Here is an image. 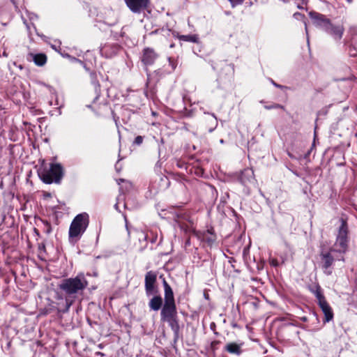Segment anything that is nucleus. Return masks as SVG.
Listing matches in <instances>:
<instances>
[{
  "instance_id": "37",
  "label": "nucleus",
  "mask_w": 357,
  "mask_h": 357,
  "mask_svg": "<svg viewBox=\"0 0 357 357\" xmlns=\"http://www.w3.org/2000/svg\"><path fill=\"white\" fill-rule=\"evenodd\" d=\"M123 179L120 178V179L118 181V183H119V184H120V182H123Z\"/></svg>"
},
{
  "instance_id": "10",
  "label": "nucleus",
  "mask_w": 357,
  "mask_h": 357,
  "mask_svg": "<svg viewBox=\"0 0 357 357\" xmlns=\"http://www.w3.org/2000/svg\"><path fill=\"white\" fill-rule=\"evenodd\" d=\"M158 57V54L155 52L154 50L150 47L144 48L143 50V55L142 61L144 65H152Z\"/></svg>"
},
{
  "instance_id": "24",
  "label": "nucleus",
  "mask_w": 357,
  "mask_h": 357,
  "mask_svg": "<svg viewBox=\"0 0 357 357\" xmlns=\"http://www.w3.org/2000/svg\"><path fill=\"white\" fill-rule=\"evenodd\" d=\"M264 108L266 109H284V106L278 104V103H273L270 105H265Z\"/></svg>"
},
{
  "instance_id": "35",
  "label": "nucleus",
  "mask_w": 357,
  "mask_h": 357,
  "mask_svg": "<svg viewBox=\"0 0 357 357\" xmlns=\"http://www.w3.org/2000/svg\"><path fill=\"white\" fill-rule=\"evenodd\" d=\"M96 354L97 355H100L101 356H104V354L102 353H101V352H97Z\"/></svg>"
},
{
  "instance_id": "40",
  "label": "nucleus",
  "mask_w": 357,
  "mask_h": 357,
  "mask_svg": "<svg viewBox=\"0 0 357 357\" xmlns=\"http://www.w3.org/2000/svg\"><path fill=\"white\" fill-rule=\"evenodd\" d=\"M115 208L118 210V204H116L115 206H114Z\"/></svg>"
},
{
  "instance_id": "42",
  "label": "nucleus",
  "mask_w": 357,
  "mask_h": 357,
  "mask_svg": "<svg viewBox=\"0 0 357 357\" xmlns=\"http://www.w3.org/2000/svg\"><path fill=\"white\" fill-rule=\"evenodd\" d=\"M50 230H51V229H50V228L47 229V233H50Z\"/></svg>"
},
{
  "instance_id": "5",
  "label": "nucleus",
  "mask_w": 357,
  "mask_h": 357,
  "mask_svg": "<svg viewBox=\"0 0 357 357\" xmlns=\"http://www.w3.org/2000/svg\"><path fill=\"white\" fill-rule=\"evenodd\" d=\"M337 252V249L331 248L328 251L321 250L319 254L321 268L324 270V273L327 275L332 274L331 268L335 261L332 252Z\"/></svg>"
},
{
  "instance_id": "34",
  "label": "nucleus",
  "mask_w": 357,
  "mask_h": 357,
  "mask_svg": "<svg viewBox=\"0 0 357 357\" xmlns=\"http://www.w3.org/2000/svg\"><path fill=\"white\" fill-rule=\"evenodd\" d=\"M301 320L303 321H306L307 320V317H303L301 318Z\"/></svg>"
},
{
  "instance_id": "2",
  "label": "nucleus",
  "mask_w": 357,
  "mask_h": 357,
  "mask_svg": "<svg viewBox=\"0 0 357 357\" xmlns=\"http://www.w3.org/2000/svg\"><path fill=\"white\" fill-rule=\"evenodd\" d=\"M89 223V216L86 213L77 215L69 228V239L71 242L77 241L85 232Z\"/></svg>"
},
{
  "instance_id": "4",
  "label": "nucleus",
  "mask_w": 357,
  "mask_h": 357,
  "mask_svg": "<svg viewBox=\"0 0 357 357\" xmlns=\"http://www.w3.org/2000/svg\"><path fill=\"white\" fill-rule=\"evenodd\" d=\"M340 221L341 224L338 228L335 246L337 248V252L345 253L348 248V225L345 219L342 218Z\"/></svg>"
},
{
  "instance_id": "7",
  "label": "nucleus",
  "mask_w": 357,
  "mask_h": 357,
  "mask_svg": "<svg viewBox=\"0 0 357 357\" xmlns=\"http://www.w3.org/2000/svg\"><path fill=\"white\" fill-rule=\"evenodd\" d=\"M310 18L313 20V24L318 28L322 29L324 31H326L331 20L327 18L325 15L317 13L310 12L309 13Z\"/></svg>"
},
{
  "instance_id": "26",
  "label": "nucleus",
  "mask_w": 357,
  "mask_h": 357,
  "mask_svg": "<svg viewBox=\"0 0 357 357\" xmlns=\"http://www.w3.org/2000/svg\"><path fill=\"white\" fill-rule=\"evenodd\" d=\"M228 1L230 2V3L233 8H234L237 5L242 4L244 1V0H228Z\"/></svg>"
},
{
  "instance_id": "11",
  "label": "nucleus",
  "mask_w": 357,
  "mask_h": 357,
  "mask_svg": "<svg viewBox=\"0 0 357 357\" xmlns=\"http://www.w3.org/2000/svg\"><path fill=\"white\" fill-rule=\"evenodd\" d=\"M27 59L31 60L34 62V63L38 66H43L47 62V56L43 53H29L28 54Z\"/></svg>"
},
{
  "instance_id": "30",
  "label": "nucleus",
  "mask_w": 357,
  "mask_h": 357,
  "mask_svg": "<svg viewBox=\"0 0 357 357\" xmlns=\"http://www.w3.org/2000/svg\"><path fill=\"white\" fill-rule=\"evenodd\" d=\"M271 264L273 266H277L278 265V262L276 259H273L271 262Z\"/></svg>"
},
{
  "instance_id": "28",
  "label": "nucleus",
  "mask_w": 357,
  "mask_h": 357,
  "mask_svg": "<svg viewBox=\"0 0 357 357\" xmlns=\"http://www.w3.org/2000/svg\"><path fill=\"white\" fill-rule=\"evenodd\" d=\"M168 60H169V65L172 66V69L174 70L176 68V63H175L174 59H172L170 57L168 59Z\"/></svg>"
},
{
  "instance_id": "44",
  "label": "nucleus",
  "mask_w": 357,
  "mask_h": 357,
  "mask_svg": "<svg viewBox=\"0 0 357 357\" xmlns=\"http://www.w3.org/2000/svg\"><path fill=\"white\" fill-rule=\"evenodd\" d=\"M289 156L292 157L291 154L290 153H288Z\"/></svg>"
},
{
  "instance_id": "18",
  "label": "nucleus",
  "mask_w": 357,
  "mask_h": 357,
  "mask_svg": "<svg viewBox=\"0 0 357 357\" xmlns=\"http://www.w3.org/2000/svg\"><path fill=\"white\" fill-rule=\"evenodd\" d=\"M310 291L314 294L316 298L318 301L319 305L327 302L324 294H322L321 288L319 284L315 286V289H311Z\"/></svg>"
},
{
  "instance_id": "32",
  "label": "nucleus",
  "mask_w": 357,
  "mask_h": 357,
  "mask_svg": "<svg viewBox=\"0 0 357 357\" xmlns=\"http://www.w3.org/2000/svg\"><path fill=\"white\" fill-rule=\"evenodd\" d=\"M219 343V341H213L211 342V347L213 349L215 348V346H216V344H218Z\"/></svg>"
},
{
  "instance_id": "43",
  "label": "nucleus",
  "mask_w": 357,
  "mask_h": 357,
  "mask_svg": "<svg viewBox=\"0 0 357 357\" xmlns=\"http://www.w3.org/2000/svg\"><path fill=\"white\" fill-rule=\"evenodd\" d=\"M114 48L116 50H117L119 47H118V46H115Z\"/></svg>"
},
{
  "instance_id": "3",
  "label": "nucleus",
  "mask_w": 357,
  "mask_h": 357,
  "mask_svg": "<svg viewBox=\"0 0 357 357\" xmlns=\"http://www.w3.org/2000/svg\"><path fill=\"white\" fill-rule=\"evenodd\" d=\"M39 178L47 184L60 183L63 177V168L60 164H50V167H43L38 171Z\"/></svg>"
},
{
  "instance_id": "39",
  "label": "nucleus",
  "mask_w": 357,
  "mask_h": 357,
  "mask_svg": "<svg viewBox=\"0 0 357 357\" xmlns=\"http://www.w3.org/2000/svg\"><path fill=\"white\" fill-rule=\"evenodd\" d=\"M297 7H298V8H299V9H302V8H303V7H302L301 6H300V5H298V6H297Z\"/></svg>"
},
{
  "instance_id": "36",
  "label": "nucleus",
  "mask_w": 357,
  "mask_h": 357,
  "mask_svg": "<svg viewBox=\"0 0 357 357\" xmlns=\"http://www.w3.org/2000/svg\"><path fill=\"white\" fill-rule=\"evenodd\" d=\"M305 31H306V33L307 34V24L305 22Z\"/></svg>"
},
{
  "instance_id": "23",
  "label": "nucleus",
  "mask_w": 357,
  "mask_h": 357,
  "mask_svg": "<svg viewBox=\"0 0 357 357\" xmlns=\"http://www.w3.org/2000/svg\"><path fill=\"white\" fill-rule=\"evenodd\" d=\"M184 40L197 43V37L195 35H188V36H182L181 37Z\"/></svg>"
},
{
  "instance_id": "27",
  "label": "nucleus",
  "mask_w": 357,
  "mask_h": 357,
  "mask_svg": "<svg viewBox=\"0 0 357 357\" xmlns=\"http://www.w3.org/2000/svg\"><path fill=\"white\" fill-rule=\"evenodd\" d=\"M143 140H144V138L142 136H137L135 138V140H134V144H136V145H141L143 142Z\"/></svg>"
},
{
  "instance_id": "38",
  "label": "nucleus",
  "mask_w": 357,
  "mask_h": 357,
  "mask_svg": "<svg viewBox=\"0 0 357 357\" xmlns=\"http://www.w3.org/2000/svg\"><path fill=\"white\" fill-rule=\"evenodd\" d=\"M349 3H351L353 0H346Z\"/></svg>"
},
{
  "instance_id": "17",
  "label": "nucleus",
  "mask_w": 357,
  "mask_h": 357,
  "mask_svg": "<svg viewBox=\"0 0 357 357\" xmlns=\"http://www.w3.org/2000/svg\"><path fill=\"white\" fill-rule=\"evenodd\" d=\"M153 296V298L149 302V307L153 311H158L162 305V298L158 294Z\"/></svg>"
},
{
  "instance_id": "25",
  "label": "nucleus",
  "mask_w": 357,
  "mask_h": 357,
  "mask_svg": "<svg viewBox=\"0 0 357 357\" xmlns=\"http://www.w3.org/2000/svg\"><path fill=\"white\" fill-rule=\"evenodd\" d=\"M177 315H160L161 321L163 322H169L171 320L176 317Z\"/></svg>"
},
{
  "instance_id": "1",
  "label": "nucleus",
  "mask_w": 357,
  "mask_h": 357,
  "mask_svg": "<svg viewBox=\"0 0 357 357\" xmlns=\"http://www.w3.org/2000/svg\"><path fill=\"white\" fill-rule=\"evenodd\" d=\"M87 286L88 282L83 273H79L75 278L62 280L58 287L65 296V299L61 298V302L58 303L59 311L63 313L67 312Z\"/></svg>"
},
{
  "instance_id": "15",
  "label": "nucleus",
  "mask_w": 357,
  "mask_h": 357,
  "mask_svg": "<svg viewBox=\"0 0 357 357\" xmlns=\"http://www.w3.org/2000/svg\"><path fill=\"white\" fill-rule=\"evenodd\" d=\"M242 345L236 342H229L225 345V350L231 354L239 356L242 353Z\"/></svg>"
},
{
  "instance_id": "12",
  "label": "nucleus",
  "mask_w": 357,
  "mask_h": 357,
  "mask_svg": "<svg viewBox=\"0 0 357 357\" xmlns=\"http://www.w3.org/2000/svg\"><path fill=\"white\" fill-rule=\"evenodd\" d=\"M253 180L254 172L252 169H245L241 172L239 176V181L243 185H246L248 183H252Z\"/></svg>"
},
{
  "instance_id": "21",
  "label": "nucleus",
  "mask_w": 357,
  "mask_h": 357,
  "mask_svg": "<svg viewBox=\"0 0 357 357\" xmlns=\"http://www.w3.org/2000/svg\"><path fill=\"white\" fill-rule=\"evenodd\" d=\"M167 323L170 328H172V330L173 331L174 335L177 337L180 330L178 317H175L174 319H173L172 320Z\"/></svg>"
},
{
  "instance_id": "31",
  "label": "nucleus",
  "mask_w": 357,
  "mask_h": 357,
  "mask_svg": "<svg viewBox=\"0 0 357 357\" xmlns=\"http://www.w3.org/2000/svg\"><path fill=\"white\" fill-rule=\"evenodd\" d=\"M271 82H272V84H273L275 86H276L277 88H280V89H281V88H282V87H283L282 85H280V84H278L275 83V82L274 81H273V80H271Z\"/></svg>"
},
{
  "instance_id": "41",
  "label": "nucleus",
  "mask_w": 357,
  "mask_h": 357,
  "mask_svg": "<svg viewBox=\"0 0 357 357\" xmlns=\"http://www.w3.org/2000/svg\"><path fill=\"white\" fill-rule=\"evenodd\" d=\"M107 47H108V46H105V47H103V50H106Z\"/></svg>"
},
{
  "instance_id": "33",
  "label": "nucleus",
  "mask_w": 357,
  "mask_h": 357,
  "mask_svg": "<svg viewBox=\"0 0 357 357\" xmlns=\"http://www.w3.org/2000/svg\"><path fill=\"white\" fill-rule=\"evenodd\" d=\"M248 252V248H244L243 250V255L245 256L246 252Z\"/></svg>"
},
{
  "instance_id": "20",
  "label": "nucleus",
  "mask_w": 357,
  "mask_h": 357,
  "mask_svg": "<svg viewBox=\"0 0 357 357\" xmlns=\"http://www.w3.org/2000/svg\"><path fill=\"white\" fill-rule=\"evenodd\" d=\"M202 239L204 242L211 246L215 243L216 237L213 232H211L210 230H207L203 233Z\"/></svg>"
},
{
  "instance_id": "14",
  "label": "nucleus",
  "mask_w": 357,
  "mask_h": 357,
  "mask_svg": "<svg viewBox=\"0 0 357 357\" xmlns=\"http://www.w3.org/2000/svg\"><path fill=\"white\" fill-rule=\"evenodd\" d=\"M162 284L165 291V303H175L172 289L165 279H163Z\"/></svg>"
},
{
  "instance_id": "9",
  "label": "nucleus",
  "mask_w": 357,
  "mask_h": 357,
  "mask_svg": "<svg viewBox=\"0 0 357 357\" xmlns=\"http://www.w3.org/2000/svg\"><path fill=\"white\" fill-rule=\"evenodd\" d=\"M325 32L330 35L335 40H340L344 32V28L341 24H334L330 22Z\"/></svg>"
},
{
  "instance_id": "29",
  "label": "nucleus",
  "mask_w": 357,
  "mask_h": 357,
  "mask_svg": "<svg viewBox=\"0 0 357 357\" xmlns=\"http://www.w3.org/2000/svg\"><path fill=\"white\" fill-rule=\"evenodd\" d=\"M294 17L296 19V20H300V19H303L305 17V16L303 15H302L301 13H295L294 14Z\"/></svg>"
},
{
  "instance_id": "16",
  "label": "nucleus",
  "mask_w": 357,
  "mask_h": 357,
  "mask_svg": "<svg viewBox=\"0 0 357 357\" xmlns=\"http://www.w3.org/2000/svg\"><path fill=\"white\" fill-rule=\"evenodd\" d=\"M177 315L176 306L175 303H165L160 315Z\"/></svg>"
},
{
  "instance_id": "13",
  "label": "nucleus",
  "mask_w": 357,
  "mask_h": 357,
  "mask_svg": "<svg viewBox=\"0 0 357 357\" xmlns=\"http://www.w3.org/2000/svg\"><path fill=\"white\" fill-rule=\"evenodd\" d=\"M321 308L322 312L324 314V318L323 319V321L324 324L328 323L333 320V312L331 308V307L329 305L328 302L325 303H322L321 305H319Z\"/></svg>"
},
{
  "instance_id": "8",
  "label": "nucleus",
  "mask_w": 357,
  "mask_h": 357,
  "mask_svg": "<svg viewBox=\"0 0 357 357\" xmlns=\"http://www.w3.org/2000/svg\"><path fill=\"white\" fill-rule=\"evenodd\" d=\"M128 8L134 13H139L145 10L149 4V0H124Z\"/></svg>"
},
{
  "instance_id": "45",
  "label": "nucleus",
  "mask_w": 357,
  "mask_h": 357,
  "mask_svg": "<svg viewBox=\"0 0 357 357\" xmlns=\"http://www.w3.org/2000/svg\"><path fill=\"white\" fill-rule=\"evenodd\" d=\"M144 249V248H142L140 249V251H142Z\"/></svg>"
},
{
  "instance_id": "6",
  "label": "nucleus",
  "mask_w": 357,
  "mask_h": 357,
  "mask_svg": "<svg viewBox=\"0 0 357 357\" xmlns=\"http://www.w3.org/2000/svg\"><path fill=\"white\" fill-rule=\"evenodd\" d=\"M157 274L155 272L149 271L145 275L144 288L146 295L151 296L159 294V289L156 284Z\"/></svg>"
},
{
  "instance_id": "19",
  "label": "nucleus",
  "mask_w": 357,
  "mask_h": 357,
  "mask_svg": "<svg viewBox=\"0 0 357 357\" xmlns=\"http://www.w3.org/2000/svg\"><path fill=\"white\" fill-rule=\"evenodd\" d=\"M157 234L153 232L152 230L149 231L146 234L142 232L140 234V236L139 237V241H141L142 239L144 240V241L149 240L151 243H155L157 241Z\"/></svg>"
},
{
  "instance_id": "22",
  "label": "nucleus",
  "mask_w": 357,
  "mask_h": 357,
  "mask_svg": "<svg viewBox=\"0 0 357 357\" xmlns=\"http://www.w3.org/2000/svg\"><path fill=\"white\" fill-rule=\"evenodd\" d=\"M208 123L210 124V127L208 128V132H213L218 126V120L216 116L212 114L211 117L208 120Z\"/></svg>"
}]
</instances>
